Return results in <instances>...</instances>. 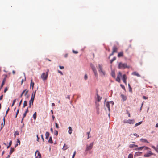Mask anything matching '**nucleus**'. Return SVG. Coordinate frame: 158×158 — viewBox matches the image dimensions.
<instances>
[{"label": "nucleus", "mask_w": 158, "mask_h": 158, "mask_svg": "<svg viewBox=\"0 0 158 158\" xmlns=\"http://www.w3.org/2000/svg\"><path fill=\"white\" fill-rule=\"evenodd\" d=\"M59 67L60 69H63L64 68V67L63 66H59Z\"/></svg>", "instance_id": "59"}, {"label": "nucleus", "mask_w": 158, "mask_h": 158, "mask_svg": "<svg viewBox=\"0 0 158 158\" xmlns=\"http://www.w3.org/2000/svg\"><path fill=\"white\" fill-rule=\"evenodd\" d=\"M31 105H32V104L31 103H29V105L28 108H31Z\"/></svg>", "instance_id": "53"}, {"label": "nucleus", "mask_w": 158, "mask_h": 158, "mask_svg": "<svg viewBox=\"0 0 158 158\" xmlns=\"http://www.w3.org/2000/svg\"><path fill=\"white\" fill-rule=\"evenodd\" d=\"M152 147L158 153V152L157 151V147H155L154 146H152Z\"/></svg>", "instance_id": "35"}, {"label": "nucleus", "mask_w": 158, "mask_h": 158, "mask_svg": "<svg viewBox=\"0 0 158 158\" xmlns=\"http://www.w3.org/2000/svg\"><path fill=\"white\" fill-rule=\"evenodd\" d=\"M19 133L18 131H15L14 133V135L15 136V138L16 135H19Z\"/></svg>", "instance_id": "30"}, {"label": "nucleus", "mask_w": 158, "mask_h": 158, "mask_svg": "<svg viewBox=\"0 0 158 158\" xmlns=\"http://www.w3.org/2000/svg\"><path fill=\"white\" fill-rule=\"evenodd\" d=\"M90 66L91 68L92 69V70L95 76L96 77H98V75L97 73V70L96 69L95 67L92 64H90Z\"/></svg>", "instance_id": "4"}, {"label": "nucleus", "mask_w": 158, "mask_h": 158, "mask_svg": "<svg viewBox=\"0 0 158 158\" xmlns=\"http://www.w3.org/2000/svg\"><path fill=\"white\" fill-rule=\"evenodd\" d=\"M128 86L129 88V91H132V88H131L129 84H128Z\"/></svg>", "instance_id": "45"}, {"label": "nucleus", "mask_w": 158, "mask_h": 158, "mask_svg": "<svg viewBox=\"0 0 158 158\" xmlns=\"http://www.w3.org/2000/svg\"><path fill=\"white\" fill-rule=\"evenodd\" d=\"M54 134L56 135H57L58 134V131L57 130H55L54 132Z\"/></svg>", "instance_id": "40"}, {"label": "nucleus", "mask_w": 158, "mask_h": 158, "mask_svg": "<svg viewBox=\"0 0 158 158\" xmlns=\"http://www.w3.org/2000/svg\"><path fill=\"white\" fill-rule=\"evenodd\" d=\"M12 144V141H10L9 144V147H10Z\"/></svg>", "instance_id": "51"}, {"label": "nucleus", "mask_w": 158, "mask_h": 158, "mask_svg": "<svg viewBox=\"0 0 158 158\" xmlns=\"http://www.w3.org/2000/svg\"><path fill=\"white\" fill-rule=\"evenodd\" d=\"M8 90V88L7 87H6L4 90V92L5 93Z\"/></svg>", "instance_id": "52"}, {"label": "nucleus", "mask_w": 158, "mask_h": 158, "mask_svg": "<svg viewBox=\"0 0 158 158\" xmlns=\"http://www.w3.org/2000/svg\"><path fill=\"white\" fill-rule=\"evenodd\" d=\"M121 98H122V100L124 101H126L127 99L126 96L125 95H123L122 94H121Z\"/></svg>", "instance_id": "10"}, {"label": "nucleus", "mask_w": 158, "mask_h": 158, "mask_svg": "<svg viewBox=\"0 0 158 158\" xmlns=\"http://www.w3.org/2000/svg\"><path fill=\"white\" fill-rule=\"evenodd\" d=\"M23 91H25V92H24V95L26 96L28 92V90H27V89H25L23 90Z\"/></svg>", "instance_id": "37"}, {"label": "nucleus", "mask_w": 158, "mask_h": 158, "mask_svg": "<svg viewBox=\"0 0 158 158\" xmlns=\"http://www.w3.org/2000/svg\"><path fill=\"white\" fill-rule=\"evenodd\" d=\"M145 149L147 150V149H150V148L148 147H145Z\"/></svg>", "instance_id": "63"}, {"label": "nucleus", "mask_w": 158, "mask_h": 158, "mask_svg": "<svg viewBox=\"0 0 158 158\" xmlns=\"http://www.w3.org/2000/svg\"><path fill=\"white\" fill-rule=\"evenodd\" d=\"M133 155L131 153L128 155V158H133Z\"/></svg>", "instance_id": "36"}, {"label": "nucleus", "mask_w": 158, "mask_h": 158, "mask_svg": "<svg viewBox=\"0 0 158 158\" xmlns=\"http://www.w3.org/2000/svg\"><path fill=\"white\" fill-rule=\"evenodd\" d=\"M84 79L85 80H86L88 78V76L87 74H85V75L84 77Z\"/></svg>", "instance_id": "43"}, {"label": "nucleus", "mask_w": 158, "mask_h": 158, "mask_svg": "<svg viewBox=\"0 0 158 158\" xmlns=\"http://www.w3.org/2000/svg\"><path fill=\"white\" fill-rule=\"evenodd\" d=\"M28 111H28V107H27V108L26 110L25 111V113H27L28 112Z\"/></svg>", "instance_id": "57"}, {"label": "nucleus", "mask_w": 158, "mask_h": 158, "mask_svg": "<svg viewBox=\"0 0 158 158\" xmlns=\"http://www.w3.org/2000/svg\"><path fill=\"white\" fill-rule=\"evenodd\" d=\"M90 132H87V134L88 135V138H87V139H89L90 138V137H89V135H90Z\"/></svg>", "instance_id": "41"}, {"label": "nucleus", "mask_w": 158, "mask_h": 158, "mask_svg": "<svg viewBox=\"0 0 158 158\" xmlns=\"http://www.w3.org/2000/svg\"><path fill=\"white\" fill-rule=\"evenodd\" d=\"M48 142L51 143H52L53 141L52 139V137H50L49 138V139L48 140Z\"/></svg>", "instance_id": "28"}, {"label": "nucleus", "mask_w": 158, "mask_h": 158, "mask_svg": "<svg viewBox=\"0 0 158 158\" xmlns=\"http://www.w3.org/2000/svg\"><path fill=\"white\" fill-rule=\"evenodd\" d=\"M106 106L108 108L109 110L110 111V107L109 102H106Z\"/></svg>", "instance_id": "18"}, {"label": "nucleus", "mask_w": 158, "mask_h": 158, "mask_svg": "<svg viewBox=\"0 0 158 158\" xmlns=\"http://www.w3.org/2000/svg\"><path fill=\"white\" fill-rule=\"evenodd\" d=\"M55 125H56V127L57 128H58L59 127V126H58V124L56 123H55Z\"/></svg>", "instance_id": "49"}, {"label": "nucleus", "mask_w": 158, "mask_h": 158, "mask_svg": "<svg viewBox=\"0 0 158 158\" xmlns=\"http://www.w3.org/2000/svg\"><path fill=\"white\" fill-rule=\"evenodd\" d=\"M98 71L99 73L102 74L103 75H105L106 73L105 71L103 70L102 65L98 64Z\"/></svg>", "instance_id": "1"}, {"label": "nucleus", "mask_w": 158, "mask_h": 158, "mask_svg": "<svg viewBox=\"0 0 158 158\" xmlns=\"http://www.w3.org/2000/svg\"><path fill=\"white\" fill-rule=\"evenodd\" d=\"M41 138H42V139L43 142H44V138H43V135H41Z\"/></svg>", "instance_id": "54"}, {"label": "nucleus", "mask_w": 158, "mask_h": 158, "mask_svg": "<svg viewBox=\"0 0 158 158\" xmlns=\"http://www.w3.org/2000/svg\"><path fill=\"white\" fill-rule=\"evenodd\" d=\"M25 92V91H23L22 94H21V95H20V97H22L23 95V94H24V92Z\"/></svg>", "instance_id": "61"}, {"label": "nucleus", "mask_w": 158, "mask_h": 158, "mask_svg": "<svg viewBox=\"0 0 158 158\" xmlns=\"http://www.w3.org/2000/svg\"><path fill=\"white\" fill-rule=\"evenodd\" d=\"M45 136L46 137L45 138L46 139H48L49 136V133L48 132H47L45 133Z\"/></svg>", "instance_id": "19"}, {"label": "nucleus", "mask_w": 158, "mask_h": 158, "mask_svg": "<svg viewBox=\"0 0 158 158\" xmlns=\"http://www.w3.org/2000/svg\"><path fill=\"white\" fill-rule=\"evenodd\" d=\"M156 127H158V123H157L155 126Z\"/></svg>", "instance_id": "64"}, {"label": "nucleus", "mask_w": 158, "mask_h": 158, "mask_svg": "<svg viewBox=\"0 0 158 158\" xmlns=\"http://www.w3.org/2000/svg\"><path fill=\"white\" fill-rule=\"evenodd\" d=\"M127 78L126 77V75L125 74L123 75L122 77V80L123 82L125 84H126Z\"/></svg>", "instance_id": "9"}, {"label": "nucleus", "mask_w": 158, "mask_h": 158, "mask_svg": "<svg viewBox=\"0 0 158 158\" xmlns=\"http://www.w3.org/2000/svg\"><path fill=\"white\" fill-rule=\"evenodd\" d=\"M93 142L91 143L89 146H88V145H87L86 148V151H88L90 150L93 148Z\"/></svg>", "instance_id": "7"}, {"label": "nucleus", "mask_w": 158, "mask_h": 158, "mask_svg": "<svg viewBox=\"0 0 158 158\" xmlns=\"http://www.w3.org/2000/svg\"><path fill=\"white\" fill-rule=\"evenodd\" d=\"M58 72L59 73H60L61 75H63V73H62L60 71V70H58Z\"/></svg>", "instance_id": "55"}, {"label": "nucleus", "mask_w": 158, "mask_h": 158, "mask_svg": "<svg viewBox=\"0 0 158 158\" xmlns=\"http://www.w3.org/2000/svg\"><path fill=\"white\" fill-rule=\"evenodd\" d=\"M97 99L98 102H100L102 99V97H100L98 93L97 94Z\"/></svg>", "instance_id": "16"}, {"label": "nucleus", "mask_w": 158, "mask_h": 158, "mask_svg": "<svg viewBox=\"0 0 158 158\" xmlns=\"http://www.w3.org/2000/svg\"><path fill=\"white\" fill-rule=\"evenodd\" d=\"M26 114H27V113H25L23 115V118H24L25 117V116H26Z\"/></svg>", "instance_id": "60"}, {"label": "nucleus", "mask_w": 158, "mask_h": 158, "mask_svg": "<svg viewBox=\"0 0 158 158\" xmlns=\"http://www.w3.org/2000/svg\"><path fill=\"white\" fill-rule=\"evenodd\" d=\"M36 114H37L36 112H35V113H34V114L33 115V118H34V120H35L36 119Z\"/></svg>", "instance_id": "29"}, {"label": "nucleus", "mask_w": 158, "mask_h": 158, "mask_svg": "<svg viewBox=\"0 0 158 158\" xmlns=\"http://www.w3.org/2000/svg\"><path fill=\"white\" fill-rule=\"evenodd\" d=\"M155 155V154L153 153L151 151L148 150L147 152L144 155V157H149L151 155Z\"/></svg>", "instance_id": "5"}, {"label": "nucleus", "mask_w": 158, "mask_h": 158, "mask_svg": "<svg viewBox=\"0 0 158 158\" xmlns=\"http://www.w3.org/2000/svg\"><path fill=\"white\" fill-rule=\"evenodd\" d=\"M111 75L113 78L115 77V74L114 71H112L111 73Z\"/></svg>", "instance_id": "21"}, {"label": "nucleus", "mask_w": 158, "mask_h": 158, "mask_svg": "<svg viewBox=\"0 0 158 158\" xmlns=\"http://www.w3.org/2000/svg\"><path fill=\"white\" fill-rule=\"evenodd\" d=\"M68 148V147L67 145L65 144H64L63 148V149L64 150H66Z\"/></svg>", "instance_id": "23"}, {"label": "nucleus", "mask_w": 158, "mask_h": 158, "mask_svg": "<svg viewBox=\"0 0 158 158\" xmlns=\"http://www.w3.org/2000/svg\"><path fill=\"white\" fill-rule=\"evenodd\" d=\"M16 99H15L13 100V103H12V106H13L14 105L15 103V102H16Z\"/></svg>", "instance_id": "42"}, {"label": "nucleus", "mask_w": 158, "mask_h": 158, "mask_svg": "<svg viewBox=\"0 0 158 158\" xmlns=\"http://www.w3.org/2000/svg\"><path fill=\"white\" fill-rule=\"evenodd\" d=\"M116 59V58L115 57H114L113 58L111 59L110 61V63H112V62L114 61Z\"/></svg>", "instance_id": "32"}, {"label": "nucleus", "mask_w": 158, "mask_h": 158, "mask_svg": "<svg viewBox=\"0 0 158 158\" xmlns=\"http://www.w3.org/2000/svg\"><path fill=\"white\" fill-rule=\"evenodd\" d=\"M140 140L142 142H146V143H149V142H148V141L146 139H140Z\"/></svg>", "instance_id": "27"}, {"label": "nucleus", "mask_w": 158, "mask_h": 158, "mask_svg": "<svg viewBox=\"0 0 158 158\" xmlns=\"http://www.w3.org/2000/svg\"><path fill=\"white\" fill-rule=\"evenodd\" d=\"M17 143L18 144V143L19 144V145H20V141H19V139H17Z\"/></svg>", "instance_id": "48"}, {"label": "nucleus", "mask_w": 158, "mask_h": 158, "mask_svg": "<svg viewBox=\"0 0 158 158\" xmlns=\"http://www.w3.org/2000/svg\"><path fill=\"white\" fill-rule=\"evenodd\" d=\"M27 102L26 101H25L24 102L23 104V107H24L25 106H27Z\"/></svg>", "instance_id": "33"}, {"label": "nucleus", "mask_w": 158, "mask_h": 158, "mask_svg": "<svg viewBox=\"0 0 158 158\" xmlns=\"http://www.w3.org/2000/svg\"><path fill=\"white\" fill-rule=\"evenodd\" d=\"M118 48L116 46H114L112 48V52L113 53L117 52Z\"/></svg>", "instance_id": "11"}, {"label": "nucleus", "mask_w": 158, "mask_h": 158, "mask_svg": "<svg viewBox=\"0 0 158 158\" xmlns=\"http://www.w3.org/2000/svg\"><path fill=\"white\" fill-rule=\"evenodd\" d=\"M120 86H121L122 87V88L123 89H125V87L124 86H123L121 84L120 85Z\"/></svg>", "instance_id": "62"}, {"label": "nucleus", "mask_w": 158, "mask_h": 158, "mask_svg": "<svg viewBox=\"0 0 158 158\" xmlns=\"http://www.w3.org/2000/svg\"><path fill=\"white\" fill-rule=\"evenodd\" d=\"M7 76V75H6L5 77L3 79V81L2 83V84L4 85V84H5V82L6 81V78Z\"/></svg>", "instance_id": "20"}, {"label": "nucleus", "mask_w": 158, "mask_h": 158, "mask_svg": "<svg viewBox=\"0 0 158 158\" xmlns=\"http://www.w3.org/2000/svg\"><path fill=\"white\" fill-rule=\"evenodd\" d=\"M124 123H129L130 124H133L135 123V121L134 120H124L123 121Z\"/></svg>", "instance_id": "6"}, {"label": "nucleus", "mask_w": 158, "mask_h": 158, "mask_svg": "<svg viewBox=\"0 0 158 158\" xmlns=\"http://www.w3.org/2000/svg\"><path fill=\"white\" fill-rule=\"evenodd\" d=\"M144 147H140L137 148L135 149L136 150H142Z\"/></svg>", "instance_id": "24"}, {"label": "nucleus", "mask_w": 158, "mask_h": 158, "mask_svg": "<svg viewBox=\"0 0 158 158\" xmlns=\"http://www.w3.org/2000/svg\"><path fill=\"white\" fill-rule=\"evenodd\" d=\"M34 98H35L31 97V99L29 101V103H31L32 105H33V103L34 100Z\"/></svg>", "instance_id": "14"}, {"label": "nucleus", "mask_w": 158, "mask_h": 158, "mask_svg": "<svg viewBox=\"0 0 158 158\" xmlns=\"http://www.w3.org/2000/svg\"><path fill=\"white\" fill-rule=\"evenodd\" d=\"M19 109H18L17 112H16V116H15L16 118L17 117V115L19 113Z\"/></svg>", "instance_id": "50"}, {"label": "nucleus", "mask_w": 158, "mask_h": 158, "mask_svg": "<svg viewBox=\"0 0 158 158\" xmlns=\"http://www.w3.org/2000/svg\"><path fill=\"white\" fill-rule=\"evenodd\" d=\"M143 98L144 99H148V98L147 97H146L145 96H143Z\"/></svg>", "instance_id": "47"}, {"label": "nucleus", "mask_w": 158, "mask_h": 158, "mask_svg": "<svg viewBox=\"0 0 158 158\" xmlns=\"http://www.w3.org/2000/svg\"><path fill=\"white\" fill-rule=\"evenodd\" d=\"M123 52H119L118 55V57H123Z\"/></svg>", "instance_id": "13"}, {"label": "nucleus", "mask_w": 158, "mask_h": 158, "mask_svg": "<svg viewBox=\"0 0 158 158\" xmlns=\"http://www.w3.org/2000/svg\"><path fill=\"white\" fill-rule=\"evenodd\" d=\"M35 156H36L35 158H40L41 157V154L39 152L38 150H37L35 153Z\"/></svg>", "instance_id": "8"}, {"label": "nucleus", "mask_w": 158, "mask_h": 158, "mask_svg": "<svg viewBox=\"0 0 158 158\" xmlns=\"http://www.w3.org/2000/svg\"><path fill=\"white\" fill-rule=\"evenodd\" d=\"M35 93H36V90H35L34 92H33L32 94V95H31V97L35 98Z\"/></svg>", "instance_id": "31"}, {"label": "nucleus", "mask_w": 158, "mask_h": 158, "mask_svg": "<svg viewBox=\"0 0 158 158\" xmlns=\"http://www.w3.org/2000/svg\"><path fill=\"white\" fill-rule=\"evenodd\" d=\"M138 146L137 145L135 144H130L129 145V147L130 148L136 147Z\"/></svg>", "instance_id": "22"}, {"label": "nucleus", "mask_w": 158, "mask_h": 158, "mask_svg": "<svg viewBox=\"0 0 158 158\" xmlns=\"http://www.w3.org/2000/svg\"><path fill=\"white\" fill-rule=\"evenodd\" d=\"M142 121H140L137 123H136L135 125V127H136L138 126L139 125L141 124L142 123Z\"/></svg>", "instance_id": "34"}, {"label": "nucleus", "mask_w": 158, "mask_h": 158, "mask_svg": "<svg viewBox=\"0 0 158 158\" xmlns=\"http://www.w3.org/2000/svg\"><path fill=\"white\" fill-rule=\"evenodd\" d=\"M132 75L134 76H136L138 77H140V75L137 72H134L132 73Z\"/></svg>", "instance_id": "12"}, {"label": "nucleus", "mask_w": 158, "mask_h": 158, "mask_svg": "<svg viewBox=\"0 0 158 158\" xmlns=\"http://www.w3.org/2000/svg\"><path fill=\"white\" fill-rule=\"evenodd\" d=\"M9 110H10V109L9 108H8V109H7V111H6V115H5L6 116V115L7 114V113H8V111H9Z\"/></svg>", "instance_id": "46"}, {"label": "nucleus", "mask_w": 158, "mask_h": 158, "mask_svg": "<svg viewBox=\"0 0 158 158\" xmlns=\"http://www.w3.org/2000/svg\"><path fill=\"white\" fill-rule=\"evenodd\" d=\"M36 136H37V141H38H38H39V138L38 137V134H37V135H36Z\"/></svg>", "instance_id": "58"}, {"label": "nucleus", "mask_w": 158, "mask_h": 158, "mask_svg": "<svg viewBox=\"0 0 158 158\" xmlns=\"http://www.w3.org/2000/svg\"><path fill=\"white\" fill-rule=\"evenodd\" d=\"M34 83L32 82V80L31 79V83L30 84V88L31 87L32 88V89H33L34 86Z\"/></svg>", "instance_id": "15"}, {"label": "nucleus", "mask_w": 158, "mask_h": 158, "mask_svg": "<svg viewBox=\"0 0 158 158\" xmlns=\"http://www.w3.org/2000/svg\"><path fill=\"white\" fill-rule=\"evenodd\" d=\"M134 135L136 136L137 137H139V136L137 134H134Z\"/></svg>", "instance_id": "56"}, {"label": "nucleus", "mask_w": 158, "mask_h": 158, "mask_svg": "<svg viewBox=\"0 0 158 158\" xmlns=\"http://www.w3.org/2000/svg\"><path fill=\"white\" fill-rule=\"evenodd\" d=\"M128 67L126 63H123L122 62H120L118 64V68L119 69H124L127 68Z\"/></svg>", "instance_id": "2"}, {"label": "nucleus", "mask_w": 158, "mask_h": 158, "mask_svg": "<svg viewBox=\"0 0 158 158\" xmlns=\"http://www.w3.org/2000/svg\"><path fill=\"white\" fill-rule=\"evenodd\" d=\"M69 129V131H68V133L69 134H71L72 133V128L71 127H68Z\"/></svg>", "instance_id": "17"}, {"label": "nucleus", "mask_w": 158, "mask_h": 158, "mask_svg": "<svg viewBox=\"0 0 158 158\" xmlns=\"http://www.w3.org/2000/svg\"><path fill=\"white\" fill-rule=\"evenodd\" d=\"M116 80L117 81H118L119 82H120V78H119V77H117V78H116Z\"/></svg>", "instance_id": "39"}, {"label": "nucleus", "mask_w": 158, "mask_h": 158, "mask_svg": "<svg viewBox=\"0 0 158 158\" xmlns=\"http://www.w3.org/2000/svg\"><path fill=\"white\" fill-rule=\"evenodd\" d=\"M49 71V70L48 69L47 70V71L46 73H42L41 76V77L43 80H45L47 79L48 75V73Z\"/></svg>", "instance_id": "3"}, {"label": "nucleus", "mask_w": 158, "mask_h": 158, "mask_svg": "<svg viewBox=\"0 0 158 158\" xmlns=\"http://www.w3.org/2000/svg\"><path fill=\"white\" fill-rule=\"evenodd\" d=\"M14 151V148H11V149L10 151V152H9V154L10 155H11L12 154V153H13V152Z\"/></svg>", "instance_id": "25"}, {"label": "nucleus", "mask_w": 158, "mask_h": 158, "mask_svg": "<svg viewBox=\"0 0 158 158\" xmlns=\"http://www.w3.org/2000/svg\"><path fill=\"white\" fill-rule=\"evenodd\" d=\"M73 52L75 54H77L78 53V52L77 51H76L74 50H73Z\"/></svg>", "instance_id": "44"}, {"label": "nucleus", "mask_w": 158, "mask_h": 158, "mask_svg": "<svg viewBox=\"0 0 158 158\" xmlns=\"http://www.w3.org/2000/svg\"><path fill=\"white\" fill-rule=\"evenodd\" d=\"M141 153H142L141 152H137L135 153V156L136 155L137 156H139L141 155Z\"/></svg>", "instance_id": "26"}, {"label": "nucleus", "mask_w": 158, "mask_h": 158, "mask_svg": "<svg viewBox=\"0 0 158 158\" xmlns=\"http://www.w3.org/2000/svg\"><path fill=\"white\" fill-rule=\"evenodd\" d=\"M121 76H122V73L121 72H119L118 75L117 77L120 78Z\"/></svg>", "instance_id": "38"}]
</instances>
